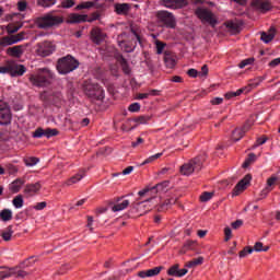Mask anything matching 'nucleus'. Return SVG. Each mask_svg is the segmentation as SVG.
I'll use <instances>...</instances> for the list:
<instances>
[{
    "label": "nucleus",
    "instance_id": "f257e3e1",
    "mask_svg": "<svg viewBox=\"0 0 280 280\" xmlns=\"http://www.w3.org/2000/svg\"><path fill=\"white\" fill-rule=\"evenodd\" d=\"M28 80L33 86L45 89L54 82V72L49 68H40L37 73L31 74Z\"/></svg>",
    "mask_w": 280,
    "mask_h": 280
},
{
    "label": "nucleus",
    "instance_id": "f03ea898",
    "mask_svg": "<svg viewBox=\"0 0 280 280\" xmlns=\"http://www.w3.org/2000/svg\"><path fill=\"white\" fill-rule=\"evenodd\" d=\"M131 37L129 38V42L122 38H128V35L126 33L121 34L120 36H118V45L120 47V49L122 51H125L126 54H132V51H135V49H137V43L139 45H143V43L141 42V35H139V33H137V31L131 28Z\"/></svg>",
    "mask_w": 280,
    "mask_h": 280
},
{
    "label": "nucleus",
    "instance_id": "7ed1b4c3",
    "mask_svg": "<svg viewBox=\"0 0 280 280\" xmlns=\"http://www.w3.org/2000/svg\"><path fill=\"white\" fill-rule=\"evenodd\" d=\"M62 23H65V18L55 13H46L36 20V25L39 30H51V27H58Z\"/></svg>",
    "mask_w": 280,
    "mask_h": 280
},
{
    "label": "nucleus",
    "instance_id": "20e7f679",
    "mask_svg": "<svg viewBox=\"0 0 280 280\" xmlns=\"http://www.w3.org/2000/svg\"><path fill=\"white\" fill-rule=\"evenodd\" d=\"M78 67H80V61L74 59L71 55H67L57 61V71L60 75H67V73L75 71Z\"/></svg>",
    "mask_w": 280,
    "mask_h": 280
},
{
    "label": "nucleus",
    "instance_id": "39448f33",
    "mask_svg": "<svg viewBox=\"0 0 280 280\" xmlns=\"http://www.w3.org/2000/svg\"><path fill=\"white\" fill-rule=\"evenodd\" d=\"M195 14L201 23H206L207 25H210V27H215V25H218V16H215L210 9L199 7L196 9Z\"/></svg>",
    "mask_w": 280,
    "mask_h": 280
},
{
    "label": "nucleus",
    "instance_id": "423d86ee",
    "mask_svg": "<svg viewBox=\"0 0 280 280\" xmlns=\"http://www.w3.org/2000/svg\"><path fill=\"white\" fill-rule=\"evenodd\" d=\"M150 202H152V199L132 203L129 209V215H131V218H141V215L150 213V211H152V205H150Z\"/></svg>",
    "mask_w": 280,
    "mask_h": 280
},
{
    "label": "nucleus",
    "instance_id": "0eeeda50",
    "mask_svg": "<svg viewBox=\"0 0 280 280\" xmlns=\"http://www.w3.org/2000/svg\"><path fill=\"white\" fill-rule=\"evenodd\" d=\"M83 91L91 100H104V89L100 84L85 81L83 84Z\"/></svg>",
    "mask_w": 280,
    "mask_h": 280
},
{
    "label": "nucleus",
    "instance_id": "6e6552de",
    "mask_svg": "<svg viewBox=\"0 0 280 280\" xmlns=\"http://www.w3.org/2000/svg\"><path fill=\"white\" fill-rule=\"evenodd\" d=\"M202 170V158H195L180 166V174L183 176H191L194 172Z\"/></svg>",
    "mask_w": 280,
    "mask_h": 280
},
{
    "label": "nucleus",
    "instance_id": "1a4fd4ad",
    "mask_svg": "<svg viewBox=\"0 0 280 280\" xmlns=\"http://www.w3.org/2000/svg\"><path fill=\"white\" fill-rule=\"evenodd\" d=\"M158 23L161 25H164V27H171V30H174L176 27V18H174V14H172L170 11H158L155 13Z\"/></svg>",
    "mask_w": 280,
    "mask_h": 280
},
{
    "label": "nucleus",
    "instance_id": "9d476101",
    "mask_svg": "<svg viewBox=\"0 0 280 280\" xmlns=\"http://www.w3.org/2000/svg\"><path fill=\"white\" fill-rule=\"evenodd\" d=\"M55 51L56 46L51 42H44L36 45V54L37 56H42V58H47V56H51Z\"/></svg>",
    "mask_w": 280,
    "mask_h": 280
},
{
    "label": "nucleus",
    "instance_id": "9b49d317",
    "mask_svg": "<svg viewBox=\"0 0 280 280\" xmlns=\"http://www.w3.org/2000/svg\"><path fill=\"white\" fill-rule=\"evenodd\" d=\"M12 124V113L10 106L0 102V126H10Z\"/></svg>",
    "mask_w": 280,
    "mask_h": 280
},
{
    "label": "nucleus",
    "instance_id": "f8f14e48",
    "mask_svg": "<svg viewBox=\"0 0 280 280\" xmlns=\"http://www.w3.org/2000/svg\"><path fill=\"white\" fill-rule=\"evenodd\" d=\"M40 100H43V102H51L52 104H60V102H62V93L44 91L40 94Z\"/></svg>",
    "mask_w": 280,
    "mask_h": 280
},
{
    "label": "nucleus",
    "instance_id": "ddd939ff",
    "mask_svg": "<svg viewBox=\"0 0 280 280\" xmlns=\"http://www.w3.org/2000/svg\"><path fill=\"white\" fill-rule=\"evenodd\" d=\"M91 39L95 45H101L106 40V34L100 27H94L91 31Z\"/></svg>",
    "mask_w": 280,
    "mask_h": 280
},
{
    "label": "nucleus",
    "instance_id": "4468645a",
    "mask_svg": "<svg viewBox=\"0 0 280 280\" xmlns=\"http://www.w3.org/2000/svg\"><path fill=\"white\" fill-rule=\"evenodd\" d=\"M161 270H163V267H154L152 269L142 270L138 272V277H140V279L159 277V275H161Z\"/></svg>",
    "mask_w": 280,
    "mask_h": 280
},
{
    "label": "nucleus",
    "instance_id": "2eb2a0df",
    "mask_svg": "<svg viewBox=\"0 0 280 280\" xmlns=\"http://www.w3.org/2000/svg\"><path fill=\"white\" fill-rule=\"evenodd\" d=\"M250 175H246L243 179L238 182V184L235 186L232 196H240L246 187H248V183H250Z\"/></svg>",
    "mask_w": 280,
    "mask_h": 280
},
{
    "label": "nucleus",
    "instance_id": "dca6fc26",
    "mask_svg": "<svg viewBox=\"0 0 280 280\" xmlns=\"http://www.w3.org/2000/svg\"><path fill=\"white\" fill-rule=\"evenodd\" d=\"M85 176H86V172L80 171L79 173H77L75 175L71 176L66 182H63L62 186L71 187V185H78V183H80V180H82V178H84Z\"/></svg>",
    "mask_w": 280,
    "mask_h": 280
},
{
    "label": "nucleus",
    "instance_id": "f3484780",
    "mask_svg": "<svg viewBox=\"0 0 280 280\" xmlns=\"http://www.w3.org/2000/svg\"><path fill=\"white\" fill-rule=\"evenodd\" d=\"M21 40H25V32H21L18 35H13L11 37H4L2 39V45H16V43H21Z\"/></svg>",
    "mask_w": 280,
    "mask_h": 280
},
{
    "label": "nucleus",
    "instance_id": "a211bd4d",
    "mask_svg": "<svg viewBox=\"0 0 280 280\" xmlns=\"http://www.w3.org/2000/svg\"><path fill=\"white\" fill-rule=\"evenodd\" d=\"M102 3H100V0H92V1H85L81 2L75 7V10H91V8H95L98 10V8H102Z\"/></svg>",
    "mask_w": 280,
    "mask_h": 280
},
{
    "label": "nucleus",
    "instance_id": "6ab92c4d",
    "mask_svg": "<svg viewBox=\"0 0 280 280\" xmlns=\"http://www.w3.org/2000/svg\"><path fill=\"white\" fill-rule=\"evenodd\" d=\"M25 71H27L25 66L19 65L14 61H11V75H12V78H19V77L23 75L25 73Z\"/></svg>",
    "mask_w": 280,
    "mask_h": 280
},
{
    "label": "nucleus",
    "instance_id": "aec40b11",
    "mask_svg": "<svg viewBox=\"0 0 280 280\" xmlns=\"http://www.w3.org/2000/svg\"><path fill=\"white\" fill-rule=\"evenodd\" d=\"M70 25H75L78 23H86V14L70 13L67 20Z\"/></svg>",
    "mask_w": 280,
    "mask_h": 280
},
{
    "label": "nucleus",
    "instance_id": "412c9836",
    "mask_svg": "<svg viewBox=\"0 0 280 280\" xmlns=\"http://www.w3.org/2000/svg\"><path fill=\"white\" fill-rule=\"evenodd\" d=\"M130 207V200L128 199H118L113 206L112 211L117 213L119 211H124Z\"/></svg>",
    "mask_w": 280,
    "mask_h": 280
},
{
    "label": "nucleus",
    "instance_id": "4be33fe9",
    "mask_svg": "<svg viewBox=\"0 0 280 280\" xmlns=\"http://www.w3.org/2000/svg\"><path fill=\"white\" fill-rule=\"evenodd\" d=\"M187 272H189V270H187V268L180 269L178 267V265H174L172 267L168 268L167 270V275L168 277H185V275H187Z\"/></svg>",
    "mask_w": 280,
    "mask_h": 280
},
{
    "label": "nucleus",
    "instance_id": "5701e85b",
    "mask_svg": "<svg viewBox=\"0 0 280 280\" xmlns=\"http://www.w3.org/2000/svg\"><path fill=\"white\" fill-rule=\"evenodd\" d=\"M252 5L259 10L260 12H268L270 8H272V4H270V1L268 0H254L252 2Z\"/></svg>",
    "mask_w": 280,
    "mask_h": 280
},
{
    "label": "nucleus",
    "instance_id": "b1692460",
    "mask_svg": "<svg viewBox=\"0 0 280 280\" xmlns=\"http://www.w3.org/2000/svg\"><path fill=\"white\" fill-rule=\"evenodd\" d=\"M43 188V185L40 182H36L34 184H27L24 188V194L27 196H35V194H38L39 189Z\"/></svg>",
    "mask_w": 280,
    "mask_h": 280
},
{
    "label": "nucleus",
    "instance_id": "393cba45",
    "mask_svg": "<svg viewBox=\"0 0 280 280\" xmlns=\"http://www.w3.org/2000/svg\"><path fill=\"white\" fill-rule=\"evenodd\" d=\"M164 8H170L171 10H178L185 3V0H161Z\"/></svg>",
    "mask_w": 280,
    "mask_h": 280
},
{
    "label": "nucleus",
    "instance_id": "a878e982",
    "mask_svg": "<svg viewBox=\"0 0 280 280\" xmlns=\"http://www.w3.org/2000/svg\"><path fill=\"white\" fill-rule=\"evenodd\" d=\"M25 49L23 46H13L7 49L8 56H12L13 58H21L24 54Z\"/></svg>",
    "mask_w": 280,
    "mask_h": 280
},
{
    "label": "nucleus",
    "instance_id": "bb28decb",
    "mask_svg": "<svg viewBox=\"0 0 280 280\" xmlns=\"http://www.w3.org/2000/svg\"><path fill=\"white\" fill-rule=\"evenodd\" d=\"M23 185H25V180L18 178L10 184L9 189L12 194H19L23 188Z\"/></svg>",
    "mask_w": 280,
    "mask_h": 280
},
{
    "label": "nucleus",
    "instance_id": "cd10ccee",
    "mask_svg": "<svg viewBox=\"0 0 280 280\" xmlns=\"http://www.w3.org/2000/svg\"><path fill=\"white\" fill-rule=\"evenodd\" d=\"M248 130L247 126H244L242 128H236L233 132H232V139L237 142L241 141L244 138V135H246Z\"/></svg>",
    "mask_w": 280,
    "mask_h": 280
},
{
    "label": "nucleus",
    "instance_id": "c85d7f7f",
    "mask_svg": "<svg viewBox=\"0 0 280 280\" xmlns=\"http://www.w3.org/2000/svg\"><path fill=\"white\" fill-rule=\"evenodd\" d=\"M277 180H279V178H277V176H271L270 178L267 179V187L261 191L262 198H266V196H268L269 191H272L271 187H272V185H275V183H277Z\"/></svg>",
    "mask_w": 280,
    "mask_h": 280
},
{
    "label": "nucleus",
    "instance_id": "c756f323",
    "mask_svg": "<svg viewBox=\"0 0 280 280\" xmlns=\"http://www.w3.org/2000/svg\"><path fill=\"white\" fill-rule=\"evenodd\" d=\"M115 12H117L118 14H128V12H130V4L128 3L115 4Z\"/></svg>",
    "mask_w": 280,
    "mask_h": 280
},
{
    "label": "nucleus",
    "instance_id": "7c9ffc66",
    "mask_svg": "<svg viewBox=\"0 0 280 280\" xmlns=\"http://www.w3.org/2000/svg\"><path fill=\"white\" fill-rule=\"evenodd\" d=\"M12 205L14 209H23V205H25V200H23V195H18L13 198Z\"/></svg>",
    "mask_w": 280,
    "mask_h": 280
},
{
    "label": "nucleus",
    "instance_id": "2f4dec72",
    "mask_svg": "<svg viewBox=\"0 0 280 280\" xmlns=\"http://www.w3.org/2000/svg\"><path fill=\"white\" fill-rule=\"evenodd\" d=\"M261 82H264V79L261 77L249 81L248 88H245V93H248L252 89H257V86H259Z\"/></svg>",
    "mask_w": 280,
    "mask_h": 280
},
{
    "label": "nucleus",
    "instance_id": "473e14b6",
    "mask_svg": "<svg viewBox=\"0 0 280 280\" xmlns=\"http://www.w3.org/2000/svg\"><path fill=\"white\" fill-rule=\"evenodd\" d=\"M0 220L2 222H10V220H12V210L3 209L0 211Z\"/></svg>",
    "mask_w": 280,
    "mask_h": 280
},
{
    "label": "nucleus",
    "instance_id": "72a5a7b5",
    "mask_svg": "<svg viewBox=\"0 0 280 280\" xmlns=\"http://www.w3.org/2000/svg\"><path fill=\"white\" fill-rule=\"evenodd\" d=\"M275 38V31L270 30L268 33L264 32L261 33L260 39L262 43H270Z\"/></svg>",
    "mask_w": 280,
    "mask_h": 280
},
{
    "label": "nucleus",
    "instance_id": "f704fd0d",
    "mask_svg": "<svg viewBox=\"0 0 280 280\" xmlns=\"http://www.w3.org/2000/svg\"><path fill=\"white\" fill-rule=\"evenodd\" d=\"M205 262V258L202 256L195 258L186 264V268H196V266H201Z\"/></svg>",
    "mask_w": 280,
    "mask_h": 280
},
{
    "label": "nucleus",
    "instance_id": "c9c22d12",
    "mask_svg": "<svg viewBox=\"0 0 280 280\" xmlns=\"http://www.w3.org/2000/svg\"><path fill=\"white\" fill-rule=\"evenodd\" d=\"M57 0H37L39 8H51L56 5Z\"/></svg>",
    "mask_w": 280,
    "mask_h": 280
},
{
    "label": "nucleus",
    "instance_id": "e433bc0d",
    "mask_svg": "<svg viewBox=\"0 0 280 280\" xmlns=\"http://www.w3.org/2000/svg\"><path fill=\"white\" fill-rule=\"evenodd\" d=\"M152 119L150 116H139L138 118H135L133 121L136 126L145 125Z\"/></svg>",
    "mask_w": 280,
    "mask_h": 280
},
{
    "label": "nucleus",
    "instance_id": "4c0bfd02",
    "mask_svg": "<svg viewBox=\"0 0 280 280\" xmlns=\"http://www.w3.org/2000/svg\"><path fill=\"white\" fill-rule=\"evenodd\" d=\"M244 91H246V88L238 89L236 92H228L225 93V98L233 100V97H238Z\"/></svg>",
    "mask_w": 280,
    "mask_h": 280
},
{
    "label": "nucleus",
    "instance_id": "58836bf2",
    "mask_svg": "<svg viewBox=\"0 0 280 280\" xmlns=\"http://www.w3.org/2000/svg\"><path fill=\"white\" fill-rule=\"evenodd\" d=\"M269 248L270 247H268V246L264 247V243L257 242V243H255L253 250L256 253H267V250H269Z\"/></svg>",
    "mask_w": 280,
    "mask_h": 280
},
{
    "label": "nucleus",
    "instance_id": "ea45409f",
    "mask_svg": "<svg viewBox=\"0 0 280 280\" xmlns=\"http://www.w3.org/2000/svg\"><path fill=\"white\" fill-rule=\"evenodd\" d=\"M39 159L38 158H26L24 159V163L26 165V167H34V165L39 163Z\"/></svg>",
    "mask_w": 280,
    "mask_h": 280
},
{
    "label": "nucleus",
    "instance_id": "a19ab883",
    "mask_svg": "<svg viewBox=\"0 0 280 280\" xmlns=\"http://www.w3.org/2000/svg\"><path fill=\"white\" fill-rule=\"evenodd\" d=\"M163 156V153H156L154 155L149 156L147 160H144L141 165H148L150 163H154L158 159H161Z\"/></svg>",
    "mask_w": 280,
    "mask_h": 280
},
{
    "label": "nucleus",
    "instance_id": "79ce46f5",
    "mask_svg": "<svg viewBox=\"0 0 280 280\" xmlns=\"http://www.w3.org/2000/svg\"><path fill=\"white\" fill-rule=\"evenodd\" d=\"M21 27H23V24H20V25L9 24L7 25V32L8 34H16V32H19Z\"/></svg>",
    "mask_w": 280,
    "mask_h": 280
},
{
    "label": "nucleus",
    "instance_id": "37998d69",
    "mask_svg": "<svg viewBox=\"0 0 280 280\" xmlns=\"http://www.w3.org/2000/svg\"><path fill=\"white\" fill-rule=\"evenodd\" d=\"M0 73H8L9 75H11V61H7L3 66H0Z\"/></svg>",
    "mask_w": 280,
    "mask_h": 280
},
{
    "label": "nucleus",
    "instance_id": "c03bdc74",
    "mask_svg": "<svg viewBox=\"0 0 280 280\" xmlns=\"http://www.w3.org/2000/svg\"><path fill=\"white\" fill-rule=\"evenodd\" d=\"M13 233L14 231H12V228H9L7 231L2 232L1 237L4 240V242H10Z\"/></svg>",
    "mask_w": 280,
    "mask_h": 280
},
{
    "label": "nucleus",
    "instance_id": "a18cd8bd",
    "mask_svg": "<svg viewBox=\"0 0 280 280\" xmlns=\"http://www.w3.org/2000/svg\"><path fill=\"white\" fill-rule=\"evenodd\" d=\"M14 275V269H4L0 271V280L8 279Z\"/></svg>",
    "mask_w": 280,
    "mask_h": 280
},
{
    "label": "nucleus",
    "instance_id": "49530a36",
    "mask_svg": "<svg viewBox=\"0 0 280 280\" xmlns=\"http://www.w3.org/2000/svg\"><path fill=\"white\" fill-rule=\"evenodd\" d=\"M164 62L168 69H174V67H176V60L170 56L164 58Z\"/></svg>",
    "mask_w": 280,
    "mask_h": 280
},
{
    "label": "nucleus",
    "instance_id": "de8ad7c7",
    "mask_svg": "<svg viewBox=\"0 0 280 280\" xmlns=\"http://www.w3.org/2000/svg\"><path fill=\"white\" fill-rule=\"evenodd\" d=\"M150 95H156V90H150L147 93H140L138 94L137 100H148Z\"/></svg>",
    "mask_w": 280,
    "mask_h": 280
},
{
    "label": "nucleus",
    "instance_id": "09e8293b",
    "mask_svg": "<svg viewBox=\"0 0 280 280\" xmlns=\"http://www.w3.org/2000/svg\"><path fill=\"white\" fill-rule=\"evenodd\" d=\"M58 136V130L57 129H44V137L47 139H51V137Z\"/></svg>",
    "mask_w": 280,
    "mask_h": 280
},
{
    "label": "nucleus",
    "instance_id": "8fccbe9b",
    "mask_svg": "<svg viewBox=\"0 0 280 280\" xmlns=\"http://www.w3.org/2000/svg\"><path fill=\"white\" fill-rule=\"evenodd\" d=\"M253 253H254L253 247H245L243 250L240 252L238 257H241V259H243V257L253 255Z\"/></svg>",
    "mask_w": 280,
    "mask_h": 280
},
{
    "label": "nucleus",
    "instance_id": "3c124183",
    "mask_svg": "<svg viewBox=\"0 0 280 280\" xmlns=\"http://www.w3.org/2000/svg\"><path fill=\"white\" fill-rule=\"evenodd\" d=\"M43 137H45V129L43 128H37L32 135L33 139H40Z\"/></svg>",
    "mask_w": 280,
    "mask_h": 280
},
{
    "label": "nucleus",
    "instance_id": "603ef678",
    "mask_svg": "<svg viewBox=\"0 0 280 280\" xmlns=\"http://www.w3.org/2000/svg\"><path fill=\"white\" fill-rule=\"evenodd\" d=\"M253 62H255V58H247L238 63V68L244 69L245 67L253 65Z\"/></svg>",
    "mask_w": 280,
    "mask_h": 280
},
{
    "label": "nucleus",
    "instance_id": "864d4df0",
    "mask_svg": "<svg viewBox=\"0 0 280 280\" xmlns=\"http://www.w3.org/2000/svg\"><path fill=\"white\" fill-rule=\"evenodd\" d=\"M155 48L156 54L161 56V54H163V50L165 49V43H162L161 40H155Z\"/></svg>",
    "mask_w": 280,
    "mask_h": 280
},
{
    "label": "nucleus",
    "instance_id": "5fc2aeb1",
    "mask_svg": "<svg viewBox=\"0 0 280 280\" xmlns=\"http://www.w3.org/2000/svg\"><path fill=\"white\" fill-rule=\"evenodd\" d=\"M255 159H257V156L255 155V153H250V154L248 155V159L245 160V162L243 163V167H244V168L248 167V166L255 161Z\"/></svg>",
    "mask_w": 280,
    "mask_h": 280
},
{
    "label": "nucleus",
    "instance_id": "6e6d98bb",
    "mask_svg": "<svg viewBox=\"0 0 280 280\" xmlns=\"http://www.w3.org/2000/svg\"><path fill=\"white\" fill-rule=\"evenodd\" d=\"M211 198H213V192H203L201 196H200V200L201 202H209V200H211Z\"/></svg>",
    "mask_w": 280,
    "mask_h": 280
},
{
    "label": "nucleus",
    "instance_id": "4d7b16f0",
    "mask_svg": "<svg viewBox=\"0 0 280 280\" xmlns=\"http://www.w3.org/2000/svg\"><path fill=\"white\" fill-rule=\"evenodd\" d=\"M129 113H139L141 110V105L139 103H133L128 107Z\"/></svg>",
    "mask_w": 280,
    "mask_h": 280
},
{
    "label": "nucleus",
    "instance_id": "13d9d810",
    "mask_svg": "<svg viewBox=\"0 0 280 280\" xmlns=\"http://www.w3.org/2000/svg\"><path fill=\"white\" fill-rule=\"evenodd\" d=\"M19 12H25L27 10V1L21 0L18 2Z\"/></svg>",
    "mask_w": 280,
    "mask_h": 280
},
{
    "label": "nucleus",
    "instance_id": "bf43d9fd",
    "mask_svg": "<svg viewBox=\"0 0 280 280\" xmlns=\"http://www.w3.org/2000/svg\"><path fill=\"white\" fill-rule=\"evenodd\" d=\"M11 270H14L13 275H16L21 279H25V277H27V271H24V270H18L16 271V268H11Z\"/></svg>",
    "mask_w": 280,
    "mask_h": 280
},
{
    "label": "nucleus",
    "instance_id": "052dcab7",
    "mask_svg": "<svg viewBox=\"0 0 280 280\" xmlns=\"http://www.w3.org/2000/svg\"><path fill=\"white\" fill-rule=\"evenodd\" d=\"M47 207V202L42 201L38 202L36 206L33 207V209H35V211H43V209H45Z\"/></svg>",
    "mask_w": 280,
    "mask_h": 280
},
{
    "label": "nucleus",
    "instance_id": "680f3d73",
    "mask_svg": "<svg viewBox=\"0 0 280 280\" xmlns=\"http://www.w3.org/2000/svg\"><path fill=\"white\" fill-rule=\"evenodd\" d=\"M209 74V68L207 66L201 67V71L199 72V78H207Z\"/></svg>",
    "mask_w": 280,
    "mask_h": 280
},
{
    "label": "nucleus",
    "instance_id": "e2e57ef3",
    "mask_svg": "<svg viewBox=\"0 0 280 280\" xmlns=\"http://www.w3.org/2000/svg\"><path fill=\"white\" fill-rule=\"evenodd\" d=\"M222 102H224V98L214 97L210 101V104H212V106H220V104H222Z\"/></svg>",
    "mask_w": 280,
    "mask_h": 280
},
{
    "label": "nucleus",
    "instance_id": "0e129e2a",
    "mask_svg": "<svg viewBox=\"0 0 280 280\" xmlns=\"http://www.w3.org/2000/svg\"><path fill=\"white\" fill-rule=\"evenodd\" d=\"M232 234H233V232L231 231V228H225L224 229V235H225L224 241L229 242V240H231V237H232Z\"/></svg>",
    "mask_w": 280,
    "mask_h": 280
},
{
    "label": "nucleus",
    "instance_id": "69168bd1",
    "mask_svg": "<svg viewBox=\"0 0 280 280\" xmlns=\"http://www.w3.org/2000/svg\"><path fill=\"white\" fill-rule=\"evenodd\" d=\"M172 205H176V198H175V197H172L171 199H167V200L162 205V208H163V207H171Z\"/></svg>",
    "mask_w": 280,
    "mask_h": 280
},
{
    "label": "nucleus",
    "instance_id": "338daca9",
    "mask_svg": "<svg viewBox=\"0 0 280 280\" xmlns=\"http://www.w3.org/2000/svg\"><path fill=\"white\" fill-rule=\"evenodd\" d=\"M73 5H75V1L73 0H65L62 2V8H73Z\"/></svg>",
    "mask_w": 280,
    "mask_h": 280
},
{
    "label": "nucleus",
    "instance_id": "774afa93",
    "mask_svg": "<svg viewBox=\"0 0 280 280\" xmlns=\"http://www.w3.org/2000/svg\"><path fill=\"white\" fill-rule=\"evenodd\" d=\"M279 65H280V57L269 62V67H271V69H275V67H279Z\"/></svg>",
    "mask_w": 280,
    "mask_h": 280
}]
</instances>
